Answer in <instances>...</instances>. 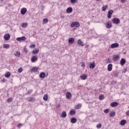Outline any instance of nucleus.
Masks as SVG:
<instances>
[{
	"instance_id": "obj_1",
	"label": "nucleus",
	"mask_w": 129,
	"mask_h": 129,
	"mask_svg": "<svg viewBox=\"0 0 129 129\" xmlns=\"http://www.w3.org/2000/svg\"><path fill=\"white\" fill-rule=\"evenodd\" d=\"M71 27L72 28H74V27H76V28H79L80 27V24L78 21L74 22L71 24Z\"/></svg>"
},
{
	"instance_id": "obj_2",
	"label": "nucleus",
	"mask_w": 129,
	"mask_h": 129,
	"mask_svg": "<svg viewBox=\"0 0 129 129\" xmlns=\"http://www.w3.org/2000/svg\"><path fill=\"white\" fill-rule=\"evenodd\" d=\"M112 22L115 24L118 25V24H120V20L117 18H114L112 19Z\"/></svg>"
},
{
	"instance_id": "obj_3",
	"label": "nucleus",
	"mask_w": 129,
	"mask_h": 129,
	"mask_svg": "<svg viewBox=\"0 0 129 129\" xmlns=\"http://www.w3.org/2000/svg\"><path fill=\"white\" fill-rule=\"evenodd\" d=\"M113 14V10H110L108 12L107 18L108 19H111V16Z\"/></svg>"
},
{
	"instance_id": "obj_4",
	"label": "nucleus",
	"mask_w": 129,
	"mask_h": 129,
	"mask_svg": "<svg viewBox=\"0 0 129 129\" xmlns=\"http://www.w3.org/2000/svg\"><path fill=\"white\" fill-rule=\"evenodd\" d=\"M119 105V103L117 102H113L110 104V106L112 107H116V106H118Z\"/></svg>"
},
{
	"instance_id": "obj_5",
	"label": "nucleus",
	"mask_w": 129,
	"mask_h": 129,
	"mask_svg": "<svg viewBox=\"0 0 129 129\" xmlns=\"http://www.w3.org/2000/svg\"><path fill=\"white\" fill-rule=\"evenodd\" d=\"M75 42V39L72 37H71L69 39L68 43L70 45H72V44H74V42Z\"/></svg>"
},
{
	"instance_id": "obj_6",
	"label": "nucleus",
	"mask_w": 129,
	"mask_h": 129,
	"mask_svg": "<svg viewBox=\"0 0 129 129\" xmlns=\"http://www.w3.org/2000/svg\"><path fill=\"white\" fill-rule=\"evenodd\" d=\"M27 39V38H26L25 36H23L22 37H18L16 38L17 41H18L19 42L21 41H25V40Z\"/></svg>"
},
{
	"instance_id": "obj_7",
	"label": "nucleus",
	"mask_w": 129,
	"mask_h": 129,
	"mask_svg": "<svg viewBox=\"0 0 129 129\" xmlns=\"http://www.w3.org/2000/svg\"><path fill=\"white\" fill-rule=\"evenodd\" d=\"M37 60H38V57L35 55H34L31 57V62H32V63H35Z\"/></svg>"
},
{
	"instance_id": "obj_8",
	"label": "nucleus",
	"mask_w": 129,
	"mask_h": 129,
	"mask_svg": "<svg viewBox=\"0 0 129 129\" xmlns=\"http://www.w3.org/2000/svg\"><path fill=\"white\" fill-rule=\"evenodd\" d=\"M119 46V44L118 43H113L111 45V49H114V48H117Z\"/></svg>"
},
{
	"instance_id": "obj_9",
	"label": "nucleus",
	"mask_w": 129,
	"mask_h": 129,
	"mask_svg": "<svg viewBox=\"0 0 129 129\" xmlns=\"http://www.w3.org/2000/svg\"><path fill=\"white\" fill-rule=\"evenodd\" d=\"M113 61H118L119 60V55H114L113 56Z\"/></svg>"
},
{
	"instance_id": "obj_10",
	"label": "nucleus",
	"mask_w": 129,
	"mask_h": 129,
	"mask_svg": "<svg viewBox=\"0 0 129 129\" xmlns=\"http://www.w3.org/2000/svg\"><path fill=\"white\" fill-rule=\"evenodd\" d=\"M20 12L21 15H25L27 13V8H22Z\"/></svg>"
},
{
	"instance_id": "obj_11",
	"label": "nucleus",
	"mask_w": 129,
	"mask_h": 129,
	"mask_svg": "<svg viewBox=\"0 0 129 129\" xmlns=\"http://www.w3.org/2000/svg\"><path fill=\"white\" fill-rule=\"evenodd\" d=\"M72 97V94H71L70 92H68L66 93V98L67 99H70Z\"/></svg>"
},
{
	"instance_id": "obj_12",
	"label": "nucleus",
	"mask_w": 129,
	"mask_h": 129,
	"mask_svg": "<svg viewBox=\"0 0 129 129\" xmlns=\"http://www.w3.org/2000/svg\"><path fill=\"white\" fill-rule=\"evenodd\" d=\"M10 38H11V35H10V34H5L4 35V39L6 41H9V40H10Z\"/></svg>"
},
{
	"instance_id": "obj_13",
	"label": "nucleus",
	"mask_w": 129,
	"mask_h": 129,
	"mask_svg": "<svg viewBox=\"0 0 129 129\" xmlns=\"http://www.w3.org/2000/svg\"><path fill=\"white\" fill-rule=\"evenodd\" d=\"M77 44L79 45V46H82V47L84 46V43H83V42L81 41V39H79L78 40Z\"/></svg>"
},
{
	"instance_id": "obj_14",
	"label": "nucleus",
	"mask_w": 129,
	"mask_h": 129,
	"mask_svg": "<svg viewBox=\"0 0 129 129\" xmlns=\"http://www.w3.org/2000/svg\"><path fill=\"white\" fill-rule=\"evenodd\" d=\"M90 69H94L95 68V62H93L90 64L89 66Z\"/></svg>"
},
{
	"instance_id": "obj_15",
	"label": "nucleus",
	"mask_w": 129,
	"mask_h": 129,
	"mask_svg": "<svg viewBox=\"0 0 129 129\" xmlns=\"http://www.w3.org/2000/svg\"><path fill=\"white\" fill-rule=\"evenodd\" d=\"M112 27V24H111V23L107 22L106 24V28H107V29H110V28H111Z\"/></svg>"
},
{
	"instance_id": "obj_16",
	"label": "nucleus",
	"mask_w": 129,
	"mask_h": 129,
	"mask_svg": "<svg viewBox=\"0 0 129 129\" xmlns=\"http://www.w3.org/2000/svg\"><path fill=\"white\" fill-rule=\"evenodd\" d=\"M66 11L68 14H71V13L73 12V9H72V7H69L68 8H67Z\"/></svg>"
},
{
	"instance_id": "obj_17",
	"label": "nucleus",
	"mask_w": 129,
	"mask_h": 129,
	"mask_svg": "<svg viewBox=\"0 0 129 129\" xmlns=\"http://www.w3.org/2000/svg\"><path fill=\"white\" fill-rule=\"evenodd\" d=\"M125 59L124 58H121L120 61V64L121 66H123L125 64Z\"/></svg>"
},
{
	"instance_id": "obj_18",
	"label": "nucleus",
	"mask_w": 129,
	"mask_h": 129,
	"mask_svg": "<svg viewBox=\"0 0 129 129\" xmlns=\"http://www.w3.org/2000/svg\"><path fill=\"white\" fill-rule=\"evenodd\" d=\"M39 77L40 78H41L42 79H44V78H45V77H46V74H45V73L41 72L39 74Z\"/></svg>"
},
{
	"instance_id": "obj_19",
	"label": "nucleus",
	"mask_w": 129,
	"mask_h": 129,
	"mask_svg": "<svg viewBox=\"0 0 129 129\" xmlns=\"http://www.w3.org/2000/svg\"><path fill=\"white\" fill-rule=\"evenodd\" d=\"M80 78L82 79V80H86V79L87 78V75L83 74L80 76Z\"/></svg>"
},
{
	"instance_id": "obj_20",
	"label": "nucleus",
	"mask_w": 129,
	"mask_h": 129,
	"mask_svg": "<svg viewBox=\"0 0 129 129\" xmlns=\"http://www.w3.org/2000/svg\"><path fill=\"white\" fill-rule=\"evenodd\" d=\"M77 121V119H76V117H72L71 119V122H72V123H76Z\"/></svg>"
},
{
	"instance_id": "obj_21",
	"label": "nucleus",
	"mask_w": 129,
	"mask_h": 129,
	"mask_svg": "<svg viewBox=\"0 0 129 129\" xmlns=\"http://www.w3.org/2000/svg\"><path fill=\"white\" fill-rule=\"evenodd\" d=\"M107 70L108 71H111V70H112V64L109 63L108 65Z\"/></svg>"
},
{
	"instance_id": "obj_22",
	"label": "nucleus",
	"mask_w": 129,
	"mask_h": 129,
	"mask_svg": "<svg viewBox=\"0 0 129 129\" xmlns=\"http://www.w3.org/2000/svg\"><path fill=\"white\" fill-rule=\"evenodd\" d=\"M61 117H66V116H67V113L66 112V111H63L61 113Z\"/></svg>"
},
{
	"instance_id": "obj_23",
	"label": "nucleus",
	"mask_w": 129,
	"mask_h": 129,
	"mask_svg": "<svg viewBox=\"0 0 129 129\" xmlns=\"http://www.w3.org/2000/svg\"><path fill=\"white\" fill-rule=\"evenodd\" d=\"M31 71L32 72L37 73L38 72V68L37 67H34L31 69Z\"/></svg>"
},
{
	"instance_id": "obj_24",
	"label": "nucleus",
	"mask_w": 129,
	"mask_h": 129,
	"mask_svg": "<svg viewBox=\"0 0 129 129\" xmlns=\"http://www.w3.org/2000/svg\"><path fill=\"white\" fill-rule=\"evenodd\" d=\"M120 125H124L125 123H126V121L125 119H123L120 121Z\"/></svg>"
},
{
	"instance_id": "obj_25",
	"label": "nucleus",
	"mask_w": 129,
	"mask_h": 129,
	"mask_svg": "<svg viewBox=\"0 0 129 129\" xmlns=\"http://www.w3.org/2000/svg\"><path fill=\"white\" fill-rule=\"evenodd\" d=\"M39 53V49H36L35 50H34L32 51V54H33L34 55H36V54H38Z\"/></svg>"
},
{
	"instance_id": "obj_26",
	"label": "nucleus",
	"mask_w": 129,
	"mask_h": 129,
	"mask_svg": "<svg viewBox=\"0 0 129 129\" xmlns=\"http://www.w3.org/2000/svg\"><path fill=\"white\" fill-rule=\"evenodd\" d=\"M109 114H110V117H113L115 115V112L114 111L110 112Z\"/></svg>"
},
{
	"instance_id": "obj_27",
	"label": "nucleus",
	"mask_w": 129,
	"mask_h": 129,
	"mask_svg": "<svg viewBox=\"0 0 129 129\" xmlns=\"http://www.w3.org/2000/svg\"><path fill=\"white\" fill-rule=\"evenodd\" d=\"M76 113V112H75V110H71L70 111V114L71 115H74V114H75Z\"/></svg>"
},
{
	"instance_id": "obj_28",
	"label": "nucleus",
	"mask_w": 129,
	"mask_h": 129,
	"mask_svg": "<svg viewBox=\"0 0 129 129\" xmlns=\"http://www.w3.org/2000/svg\"><path fill=\"white\" fill-rule=\"evenodd\" d=\"M3 48H4V49H9V48H10V44H4Z\"/></svg>"
},
{
	"instance_id": "obj_29",
	"label": "nucleus",
	"mask_w": 129,
	"mask_h": 129,
	"mask_svg": "<svg viewBox=\"0 0 129 129\" xmlns=\"http://www.w3.org/2000/svg\"><path fill=\"white\" fill-rule=\"evenodd\" d=\"M43 100L45 101H47L48 100V95L47 94H45L43 96Z\"/></svg>"
},
{
	"instance_id": "obj_30",
	"label": "nucleus",
	"mask_w": 129,
	"mask_h": 129,
	"mask_svg": "<svg viewBox=\"0 0 129 129\" xmlns=\"http://www.w3.org/2000/svg\"><path fill=\"white\" fill-rule=\"evenodd\" d=\"M108 7V5L103 6L102 9V10L103 11V12H105V11H106V9H107Z\"/></svg>"
},
{
	"instance_id": "obj_31",
	"label": "nucleus",
	"mask_w": 129,
	"mask_h": 129,
	"mask_svg": "<svg viewBox=\"0 0 129 129\" xmlns=\"http://www.w3.org/2000/svg\"><path fill=\"white\" fill-rule=\"evenodd\" d=\"M99 99L100 100H103V99H104V95H100L99 97Z\"/></svg>"
},
{
	"instance_id": "obj_32",
	"label": "nucleus",
	"mask_w": 129,
	"mask_h": 129,
	"mask_svg": "<svg viewBox=\"0 0 129 129\" xmlns=\"http://www.w3.org/2000/svg\"><path fill=\"white\" fill-rule=\"evenodd\" d=\"M28 101L32 102V101H35V99L34 97H31L30 98H28Z\"/></svg>"
},
{
	"instance_id": "obj_33",
	"label": "nucleus",
	"mask_w": 129,
	"mask_h": 129,
	"mask_svg": "<svg viewBox=\"0 0 129 129\" xmlns=\"http://www.w3.org/2000/svg\"><path fill=\"white\" fill-rule=\"evenodd\" d=\"M10 76H11V73L10 72H8L5 74V77H6V78H9Z\"/></svg>"
},
{
	"instance_id": "obj_34",
	"label": "nucleus",
	"mask_w": 129,
	"mask_h": 129,
	"mask_svg": "<svg viewBox=\"0 0 129 129\" xmlns=\"http://www.w3.org/2000/svg\"><path fill=\"white\" fill-rule=\"evenodd\" d=\"M22 28H27L28 27V24L27 23H23L22 25Z\"/></svg>"
},
{
	"instance_id": "obj_35",
	"label": "nucleus",
	"mask_w": 129,
	"mask_h": 129,
	"mask_svg": "<svg viewBox=\"0 0 129 129\" xmlns=\"http://www.w3.org/2000/svg\"><path fill=\"white\" fill-rule=\"evenodd\" d=\"M43 22L44 23V24H47V23H48V19L47 18L44 19L43 20Z\"/></svg>"
},
{
	"instance_id": "obj_36",
	"label": "nucleus",
	"mask_w": 129,
	"mask_h": 129,
	"mask_svg": "<svg viewBox=\"0 0 129 129\" xmlns=\"http://www.w3.org/2000/svg\"><path fill=\"white\" fill-rule=\"evenodd\" d=\"M12 100H13V98H9L7 99V102H12Z\"/></svg>"
},
{
	"instance_id": "obj_37",
	"label": "nucleus",
	"mask_w": 129,
	"mask_h": 129,
	"mask_svg": "<svg viewBox=\"0 0 129 129\" xmlns=\"http://www.w3.org/2000/svg\"><path fill=\"white\" fill-rule=\"evenodd\" d=\"M15 56H17L18 57H20L21 56V53L19 52H16L15 54Z\"/></svg>"
},
{
	"instance_id": "obj_38",
	"label": "nucleus",
	"mask_w": 129,
	"mask_h": 129,
	"mask_svg": "<svg viewBox=\"0 0 129 129\" xmlns=\"http://www.w3.org/2000/svg\"><path fill=\"white\" fill-rule=\"evenodd\" d=\"M101 123H100L97 125V128H101Z\"/></svg>"
},
{
	"instance_id": "obj_39",
	"label": "nucleus",
	"mask_w": 129,
	"mask_h": 129,
	"mask_svg": "<svg viewBox=\"0 0 129 129\" xmlns=\"http://www.w3.org/2000/svg\"><path fill=\"white\" fill-rule=\"evenodd\" d=\"M71 4H76L77 3V0H71Z\"/></svg>"
},
{
	"instance_id": "obj_40",
	"label": "nucleus",
	"mask_w": 129,
	"mask_h": 129,
	"mask_svg": "<svg viewBox=\"0 0 129 129\" xmlns=\"http://www.w3.org/2000/svg\"><path fill=\"white\" fill-rule=\"evenodd\" d=\"M104 112L105 113H108V112H109V109H106L104 110Z\"/></svg>"
},
{
	"instance_id": "obj_41",
	"label": "nucleus",
	"mask_w": 129,
	"mask_h": 129,
	"mask_svg": "<svg viewBox=\"0 0 129 129\" xmlns=\"http://www.w3.org/2000/svg\"><path fill=\"white\" fill-rule=\"evenodd\" d=\"M35 47H36V45L35 44H31L30 45V48H31V49L35 48Z\"/></svg>"
},
{
	"instance_id": "obj_42",
	"label": "nucleus",
	"mask_w": 129,
	"mask_h": 129,
	"mask_svg": "<svg viewBox=\"0 0 129 129\" xmlns=\"http://www.w3.org/2000/svg\"><path fill=\"white\" fill-rule=\"evenodd\" d=\"M22 72H23V69L22 68H20L18 69V72H19V73H21Z\"/></svg>"
},
{
	"instance_id": "obj_43",
	"label": "nucleus",
	"mask_w": 129,
	"mask_h": 129,
	"mask_svg": "<svg viewBox=\"0 0 129 129\" xmlns=\"http://www.w3.org/2000/svg\"><path fill=\"white\" fill-rule=\"evenodd\" d=\"M24 52H25V53H28V49H27V48L26 47H24Z\"/></svg>"
},
{
	"instance_id": "obj_44",
	"label": "nucleus",
	"mask_w": 129,
	"mask_h": 129,
	"mask_svg": "<svg viewBox=\"0 0 129 129\" xmlns=\"http://www.w3.org/2000/svg\"><path fill=\"white\" fill-rule=\"evenodd\" d=\"M82 64H81V67H85V63L82 62Z\"/></svg>"
},
{
	"instance_id": "obj_45",
	"label": "nucleus",
	"mask_w": 129,
	"mask_h": 129,
	"mask_svg": "<svg viewBox=\"0 0 129 129\" xmlns=\"http://www.w3.org/2000/svg\"><path fill=\"white\" fill-rule=\"evenodd\" d=\"M21 126H23V125L22 124V123H20L18 125L17 127H19L20 128Z\"/></svg>"
},
{
	"instance_id": "obj_46",
	"label": "nucleus",
	"mask_w": 129,
	"mask_h": 129,
	"mask_svg": "<svg viewBox=\"0 0 129 129\" xmlns=\"http://www.w3.org/2000/svg\"><path fill=\"white\" fill-rule=\"evenodd\" d=\"M32 92H33V90H29L28 92V93L30 94V93H32Z\"/></svg>"
},
{
	"instance_id": "obj_47",
	"label": "nucleus",
	"mask_w": 129,
	"mask_h": 129,
	"mask_svg": "<svg viewBox=\"0 0 129 129\" xmlns=\"http://www.w3.org/2000/svg\"><path fill=\"white\" fill-rule=\"evenodd\" d=\"M107 60H108L107 61V63H110V60L109 58H108Z\"/></svg>"
},
{
	"instance_id": "obj_48",
	"label": "nucleus",
	"mask_w": 129,
	"mask_h": 129,
	"mask_svg": "<svg viewBox=\"0 0 129 129\" xmlns=\"http://www.w3.org/2000/svg\"><path fill=\"white\" fill-rule=\"evenodd\" d=\"M126 0H121V3H125V1H126Z\"/></svg>"
},
{
	"instance_id": "obj_49",
	"label": "nucleus",
	"mask_w": 129,
	"mask_h": 129,
	"mask_svg": "<svg viewBox=\"0 0 129 129\" xmlns=\"http://www.w3.org/2000/svg\"><path fill=\"white\" fill-rule=\"evenodd\" d=\"M2 82H5V81H6V80L5 78H4L2 79Z\"/></svg>"
},
{
	"instance_id": "obj_50",
	"label": "nucleus",
	"mask_w": 129,
	"mask_h": 129,
	"mask_svg": "<svg viewBox=\"0 0 129 129\" xmlns=\"http://www.w3.org/2000/svg\"><path fill=\"white\" fill-rule=\"evenodd\" d=\"M126 115H129V111H127L126 112Z\"/></svg>"
},
{
	"instance_id": "obj_51",
	"label": "nucleus",
	"mask_w": 129,
	"mask_h": 129,
	"mask_svg": "<svg viewBox=\"0 0 129 129\" xmlns=\"http://www.w3.org/2000/svg\"><path fill=\"white\" fill-rule=\"evenodd\" d=\"M77 108H79V107H81V106H80V105H77Z\"/></svg>"
},
{
	"instance_id": "obj_52",
	"label": "nucleus",
	"mask_w": 129,
	"mask_h": 129,
	"mask_svg": "<svg viewBox=\"0 0 129 129\" xmlns=\"http://www.w3.org/2000/svg\"><path fill=\"white\" fill-rule=\"evenodd\" d=\"M60 18H61V19H65V16H61L60 17Z\"/></svg>"
},
{
	"instance_id": "obj_53",
	"label": "nucleus",
	"mask_w": 129,
	"mask_h": 129,
	"mask_svg": "<svg viewBox=\"0 0 129 129\" xmlns=\"http://www.w3.org/2000/svg\"><path fill=\"white\" fill-rule=\"evenodd\" d=\"M125 72H126V69H124V70L123 71V73H125Z\"/></svg>"
},
{
	"instance_id": "obj_54",
	"label": "nucleus",
	"mask_w": 129,
	"mask_h": 129,
	"mask_svg": "<svg viewBox=\"0 0 129 129\" xmlns=\"http://www.w3.org/2000/svg\"><path fill=\"white\" fill-rule=\"evenodd\" d=\"M88 47H89V45H87L85 47V48H88Z\"/></svg>"
},
{
	"instance_id": "obj_55",
	"label": "nucleus",
	"mask_w": 129,
	"mask_h": 129,
	"mask_svg": "<svg viewBox=\"0 0 129 129\" xmlns=\"http://www.w3.org/2000/svg\"><path fill=\"white\" fill-rule=\"evenodd\" d=\"M96 1H97V2H99V0H96Z\"/></svg>"
},
{
	"instance_id": "obj_56",
	"label": "nucleus",
	"mask_w": 129,
	"mask_h": 129,
	"mask_svg": "<svg viewBox=\"0 0 129 129\" xmlns=\"http://www.w3.org/2000/svg\"><path fill=\"white\" fill-rule=\"evenodd\" d=\"M2 2L4 1V0H1Z\"/></svg>"
},
{
	"instance_id": "obj_57",
	"label": "nucleus",
	"mask_w": 129,
	"mask_h": 129,
	"mask_svg": "<svg viewBox=\"0 0 129 129\" xmlns=\"http://www.w3.org/2000/svg\"><path fill=\"white\" fill-rule=\"evenodd\" d=\"M58 107H59V106H57V108H58Z\"/></svg>"
},
{
	"instance_id": "obj_58",
	"label": "nucleus",
	"mask_w": 129,
	"mask_h": 129,
	"mask_svg": "<svg viewBox=\"0 0 129 129\" xmlns=\"http://www.w3.org/2000/svg\"><path fill=\"white\" fill-rule=\"evenodd\" d=\"M58 107H59V106H57V108H58Z\"/></svg>"
},
{
	"instance_id": "obj_59",
	"label": "nucleus",
	"mask_w": 129,
	"mask_h": 129,
	"mask_svg": "<svg viewBox=\"0 0 129 129\" xmlns=\"http://www.w3.org/2000/svg\"><path fill=\"white\" fill-rule=\"evenodd\" d=\"M58 107H59V106H57V108H58Z\"/></svg>"
}]
</instances>
